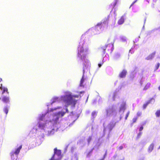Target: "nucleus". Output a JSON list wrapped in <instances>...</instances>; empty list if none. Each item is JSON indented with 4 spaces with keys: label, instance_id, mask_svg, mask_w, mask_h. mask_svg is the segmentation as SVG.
<instances>
[{
    "label": "nucleus",
    "instance_id": "1",
    "mask_svg": "<svg viewBox=\"0 0 160 160\" xmlns=\"http://www.w3.org/2000/svg\"><path fill=\"white\" fill-rule=\"evenodd\" d=\"M78 57L80 58L81 60L82 61H84L85 63H87L86 60H87L86 55L88 53L87 50H84L83 47L82 46H79L78 48Z\"/></svg>",
    "mask_w": 160,
    "mask_h": 160
},
{
    "label": "nucleus",
    "instance_id": "2",
    "mask_svg": "<svg viewBox=\"0 0 160 160\" xmlns=\"http://www.w3.org/2000/svg\"><path fill=\"white\" fill-rule=\"evenodd\" d=\"M61 100L67 104L66 107L76 102L73 100V96L71 94L66 95L62 97Z\"/></svg>",
    "mask_w": 160,
    "mask_h": 160
},
{
    "label": "nucleus",
    "instance_id": "3",
    "mask_svg": "<svg viewBox=\"0 0 160 160\" xmlns=\"http://www.w3.org/2000/svg\"><path fill=\"white\" fill-rule=\"evenodd\" d=\"M56 160H60L62 157L61 155V152L60 150H58L56 148L54 149V154L52 156Z\"/></svg>",
    "mask_w": 160,
    "mask_h": 160
},
{
    "label": "nucleus",
    "instance_id": "4",
    "mask_svg": "<svg viewBox=\"0 0 160 160\" xmlns=\"http://www.w3.org/2000/svg\"><path fill=\"white\" fill-rule=\"evenodd\" d=\"M107 47L106 51L108 53H111L113 51V44H109L106 45Z\"/></svg>",
    "mask_w": 160,
    "mask_h": 160
},
{
    "label": "nucleus",
    "instance_id": "5",
    "mask_svg": "<svg viewBox=\"0 0 160 160\" xmlns=\"http://www.w3.org/2000/svg\"><path fill=\"white\" fill-rule=\"evenodd\" d=\"M127 73V70L125 69H123L119 74V77L120 78H125L126 75Z\"/></svg>",
    "mask_w": 160,
    "mask_h": 160
},
{
    "label": "nucleus",
    "instance_id": "6",
    "mask_svg": "<svg viewBox=\"0 0 160 160\" xmlns=\"http://www.w3.org/2000/svg\"><path fill=\"white\" fill-rule=\"evenodd\" d=\"M155 52H152L146 58V59L147 60H152L154 58V57L155 56Z\"/></svg>",
    "mask_w": 160,
    "mask_h": 160
},
{
    "label": "nucleus",
    "instance_id": "7",
    "mask_svg": "<svg viewBox=\"0 0 160 160\" xmlns=\"http://www.w3.org/2000/svg\"><path fill=\"white\" fill-rule=\"evenodd\" d=\"M125 15H124L122 16L121 18L118 20V23L119 25H121L124 23L125 20Z\"/></svg>",
    "mask_w": 160,
    "mask_h": 160
},
{
    "label": "nucleus",
    "instance_id": "8",
    "mask_svg": "<svg viewBox=\"0 0 160 160\" xmlns=\"http://www.w3.org/2000/svg\"><path fill=\"white\" fill-rule=\"evenodd\" d=\"M2 85L1 84V86L0 87V89L2 91V94H3L5 92H6L7 93H9L8 89L7 88L2 87Z\"/></svg>",
    "mask_w": 160,
    "mask_h": 160
},
{
    "label": "nucleus",
    "instance_id": "9",
    "mask_svg": "<svg viewBox=\"0 0 160 160\" xmlns=\"http://www.w3.org/2000/svg\"><path fill=\"white\" fill-rule=\"evenodd\" d=\"M126 103L125 102H123L121 105L120 107V111H123L124 112L126 109Z\"/></svg>",
    "mask_w": 160,
    "mask_h": 160
},
{
    "label": "nucleus",
    "instance_id": "10",
    "mask_svg": "<svg viewBox=\"0 0 160 160\" xmlns=\"http://www.w3.org/2000/svg\"><path fill=\"white\" fill-rule=\"evenodd\" d=\"M2 101L4 103H7L9 102V98L8 97L4 96L2 98Z\"/></svg>",
    "mask_w": 160,
    "mask_h": 160
},
{
    "label": "nucleus",
    "instance_id": "11",
    "mask_svg": "<svg viewBox=\"0 0 160 160\" xmlns=\"http://www.w3.org/2000/svg\"><path fill=\"white\" fill-rule=\"evenodd\" d=\"M107 47L106 45L103 46L100 48V51L102 52L104 54H105L106 52V49Z\"/></svg>",
    "mask_w": 160,
    "mask_h": 160
},
{
    "label": "nucleus",
    "instance_id": "12",
    "mask_svg": "<svg viewBox=\"0 0 160 160\" xmlns=\"http://www.w3.org/2000/svg\"><path fill=\"white\" fill-rule=\"evenodd\" d=\"M152 100V99H151L149 100L148 101L145 103L143 105V109H145L146 108V107H147V106L149 104H150L151 103V101Z\"/></svg>",
    "mask_w": 160,
    "mask_h": 160
},
{
    "label": "nucleus",
    "instance_id": "13",
    "mask_svg": "<svg viewBox=\"0 0 160 160\" xmlns=\"http://www.w3.org/2000/svg\"><path fill=\"white\" fill-rule=\"evenodd\" d=\"M22 148V145H20L18 148H17L15 151L14 153L16 155L18 154L20 151V150Z\"/></svg>",
    "mask_w": 160,
    "mask_h": 160
},
{
    "label": "nucleus",
    "instance_id": "14",
    "mask_svg": "<svg viewBox=\"0 0 160 160\" xmlns=\"http://www.w3.org/2000/svg\"><path fill=\"white\" fill-rule=\"evenodd\" d=\"M102 23V22H99L98 23L97 25L95 26L94 28L93 29V30L96 31L97 30H98V27L100 26L99 27V28L100 29L101 27V25Z\"/></svg>",
    "mask_w": 160,
    "mask_h": 160
},
{
    "label": "nucleus",
    "instance_id": "15",
    "mask_svg": "<svg viewBox=\"0 0 160 160\" xmlns=\"http://www.w3.org/2000/svg\"><path fill=\"white\" fill-rule=\"evenodd\" d=\"M85 79L84 78V75H83L82 78L80 80V86L81 87H84V85L83 84V82L84 81Z\"/></svg>",
    "mask_w": 160,
    "mask_h": 160
},
{
    "label": "nucleus",
    "instance_id": "16",
    "mask_svg": "<svg viewBox=\"0 0 160 160\" xmlns=\"http://www.w3.org/2000/svg\"><path fill=\"white\" fill-rule=\"evenodd\" d=\"M45 124L44 123H39L38 127L42 129H43L45 127Z\"/></svg>",
    "mask_w": 160,
    "mask_h": 160
},
{
    "label": "nucleus",
    "instance_id": "17",
    "mask_svg": "<svg viewBox=\"0 0 160 160\" xmlns=\"http://www.w3.org/2000/svg\"><path fill=\"white\" fill-rule=\"evenodd\" d=\"M151 84L150 83H147L143 88L144 90H146L149 88L150 87Z\"/></svg>",
    "mask_w": 160,
    "mask_h": 160
},
{
    "label": "nucleus",
    "instance_id": "18",
    "mask_svg": "<svg viewBox=\"0 0 160 160\" xmlns=\"http://www.w3.org/2000/svg\"><path fill=\"white\" fill-rule=\"evenodd\" d=\"M154 145L153 144H151L148 149V150L149 152H151L153 149Z\"/></svg>",
    "mask_w": 160,
    "mask_h": 160
},
{
    "label": "nucleus",
    "instance_id": "19",
    "mask_svg": "<svg viewBox=\"0 0 160 160\" xmlns=\"http://www.w3.org/2000/svg\"><path fill=\"white\" fill-rule=\"evenodd\" d=\"M97 112L95 111H94L92 113L91 115L93 118H94L97 115Z\"/></svg>",
    "mask_w": 160,
    "mask_h": 160
},
{
    "label": "nucleus",
    "instance_id": "20",
    "mask_svg": "<svg viewBox=\"0 0 160 160\" xmlns=\"http://www.w3.org/2000/svg\"><path fill=\"white\" fill-rule=\"evenodd\" d=\"M155 115L157 117H159L160 116V110L157 111L155 113Z\"/></svg>",
    "mask_w": 160,
    "mask_h": 160
},
{
    "label": "nucleus",
    "instance_id": "21",
    "mask_svg": "<svg viewBox=\"0 0 160 160\" xmlns=\"http://www.w3.org/2000/svg\"><path fill=\"white\" fill-rule=\"evenodd\" d=\"M65 113L66 112H58V114L59 116L60 115V116L62 117H63Z\"/></svg>",
    "mask_w": 160,
    "mask_h": 160
},
{
    "label": "nucleus",
    "instance_id": "22",
    "mask_svg": "<svg viewBox=\"0 0 160 160\" xmlns=\"http://www.w3.org/2000/svg\"><path fill=\"white\" fill-rule=\"evenodd\" d=\"M58 98L57 97H56L53 98L52 100V103H53L56 102H58V101L59 100Z\"/></svg>",
    "mask_w": 160,
    "mask_h": 160
},
{
    "label": "nucleus",
    "instance_id": "23",
    "mask_svg": "<svg viewBox=\"0 0 160 160\" xmlns=\"http://www.w3.org/2000/svg\"><path fill=\"white\" fill-rule=\"evenodd\" d=\"M159 66L160 63H158L155 66V71L157 70L159 68Z\"/></svg>",
    "mask_w": 160,
    "mask_h": 160
},
{
    "label": "nucleus",
    "instance_id": "24",
    "mask_svg": "<svg viewBox=\"0 0 160 160\" xmlns=\"http://www.w3.org/2000/svg\"><path fill=\"white\" fill-rule=\"evenodd\" d=\"M72 160H78V158L77 156H74L72 158Z\"/></svg>",
    "mask_w": 160,
    "mask_h": 160
},
{
    "label": "nucleus",
    "instance_id": "25",
    "mask_svg": "<svg viewBox=\"0 0 160 160\" xmlns=\"http://www.w3.org/2000/svg\"><path fill=\"white\" fill-rule=\"evenodd\" d=\"M8 110L7 108L6 107L5 108H4V111L6 114H8Z\"/></svg>",
    "mask_w": 160,
    "mask_h": 160
},
{
    "label": "nucleus",
    "instance_id": "26",
    "mask_svg": "<svg viewBox=\"0 0 160 160\" xmlns=\"http://www.w3.org/2000/svg\"><path fill=\"white\" fill-rule=\"evenodd\" d=\"M138 118H133L132 119V123H134L136 122L137 121Z\"/></svg>",
    "mask_w": 160,
    "mask_h": 160
},
{
    "label": "nucleus",
    "instance_id": "27",
    "mask_svg": "<svg viewBox=\"0 0 160 160\" xmlns=\"http://www.w3.org/2000/svg\"><path fill=\"white\" fill-rule=\"evenodd\" d=\"M129 113H130V112L129 111H128L127 112V114H126V115L125 117V120H127V118H128V116H129Z\"/></svg>",
    "mask_w": 160,
    "mask_h": 160
},
{
    "label": "nucleus",
    "instance_id": "28",
    "mask_svg": "<svg viewBox=\"0 0 160 160\" xmlns=\"http://www.w3.org/2000/svg\"><path fill=\"white\" fill-rule=\"evenodd\" d=\"M86 67V64H85V63H83V74L85 72V68Z\"/></svg>",
    "mask_w": 160,
    "mask_h": 160
},
{
    "label": "nucleus",
    "instance_id": "29",
    "mask_svg": "<svg viewBox=\"0 0 160 160\" xmlns=\"http://www.w3.org/2000/svg\"><path fill=\"white\" fill-rule=\"evenodd\" d=\"M141 134H142V132H139V133L138 134V135H137V138L138 139L139 138H140V137Z\"/></svg>",
    "mask_w": 160,
    "mask_h": 160
},
{
    "label": "nucleus",
    "instance_id": "30",
    "mask_svg": "<svg viewBox=\"0 0 160 160\" xmlns=\"http://www.w3.org/2000/svg\"><path fill=\"white\" fill-rule=\"evenodd\" d=\"M142 113L141 112H138L137 113V115L139 117L141 115Z\"/></svg>",
    "mask_w": 160,
    "mask_h": 160
},
{
    "label": "nucleus",
    "instance_id": "31",
    "mask_svg": "<svg viewBox=\"0 0 160 160\" xmlns=\"http://www.w3.org/2000/svg\"><path fill=\"white\" fill-rule=\"evenodd\" d=\"M138 0H135V1H134L131 4V5L130 6V7L132 6L135 2H136Z\"/></svg>",
    "mask_w": 160,
    "mask_h": 160
},
{
    "label": "nucleus",
    "instance_id": "32",
    "mask_svg": "<svg viewBox=\"0 0 160 160\" xmlns=\"http://www.w3.org/2000/svg\"><path fill=\"white\" fill-rule=\"evenodd\" d=\"M143 127L142 126H141L140 128V129H139V131L140 132L141 131H142L143 129Z\"/></svg>",
    "mask_w": 160,
    "mask_h": 160
},
{
    "label": "nucleus",
    "instance_id": "33",
    "mask_svg": "<svg viewBox=\"0 0 160 160\" xmlns=\"http://www.w3.org/2000/svg\"><path fill=\"white\" fill-rule=\"evenodd\" d=\"M123 148V147L122 146H120L118 148V149L119 150H121Z\"/></svg>",
    "mask_w": 160,
    "mask_h": 160
},
{
    "label": "nucleus",
    "instance_id": "34",
    "mask_svg": "<svg viewBox=\"0 0 160 160\" xmlns=\"http://www.w3.org/2000/svg\"><path fill=\"white\" fill-rule=\"evenodd\" d=\"M50 160H56V158H54L52 156Z\"/></svg>",
    "mask_w": 160,
    "mask_h": 160
},
{
    "label": "nucleus",
    "instance_id": "35",
    "mask_svg": "<svg viewBox=\"0 0 160 160\" xmlns=\"http://www.w3.org/2000/svg\"><path fill=\"white\" fill-rule=\"evenodd\" d=\"M120 57V55L118 54H117L116 55L115 58L116 59H117L118 58H119Z\"/></svg>",
    "mask_w": 160,
    "mask_h": 160
},
{
    "label": "nucleus",
    "instance_id": "36",
    "mask_svg": "<svg viewBox=\"0 0 160 160\" xmlns=\"http://www.w3.org/2000/svg\"><path fill=\"white\" fill-rule=\"evenodd\" d=\"M66 113L67 112V113H68L69 112V111L68 110V109L67 108H66Z\"/></svg>",
    "mask_w": 160,
    "mask_h": 160
},
{
    "label": "nucleus",
    "instance_id": "37",
    "mask_svg": "<svg viewBox=\"0 0 160 160\" xmlns=\"http://www.w3.org/2000/svg\"><path fill=\"white\" fill-rule=\"evenodd\" d=\"M91 140V138H88V142H89Z\"/></svg>",
    "mask_w": 160,
    "mask_h": 160
},
{
    "label": "nucleus",
    "instance_id": "38",
    "mask_svg": "<svg viewBox=\"0 0 160 160\" xmlns=\"http://www.w3.org/2000/svg\"><path fill=\"white\" fill-rule=\"evenodd\" d=\"M98 67L100 68L101 67V66H102V64H100V63H99L98 64Z\"/></svg>",
    "mask_w": 160,
    "mask_h": 160
},
{
    "label": "nucleus",
    "instance_id": "39",
    "mask_svg": "<svg viewBox=\"0 0 160 160\" xmlns=\"http://www.w3.org/2000/svg\"><path fill=\"white\" fill-rule=\"evenodd\" d=\"M142 80H141L140 81V83L141 84V85H142L143 84V82H142Z\"/></svg>",
    "mask_w": 160,
    "mask_h": 160
},
{
    "label": "nucleus",
    "instance_id": "40",
    "mask_svg": "<svg viewBox=\"0 0 160 160\" xmlns=\"http://www.w3.org/2000/svg\"><path fill=\"white\" fill-rule=\"evenodd\" d=\"M116 2L115 3L113 4V7L116 5Z\"/></svg>",
    "mask_w": 160,
    "mask_h": 160
},
{
    "label": "nucleus",
    "instance_id": "41",
    "mask_svg": "<svg viewBox=\"0 0 160 160\" xmlns=\"http://www.w3.org/2000/svg\"><path fill=\"white\" fill-rule=\"evenodd\" d=\"M115 123H114L113 125H112V127H114V126H115Z\"/></svg>",
    "mask_w": 160,
    "mask_h": 160
},
{
    "label": "nucleus",
    "instance_id": "42",
    "mask_svg": "<svg viewBox=\"0 0 160 160\" xmlns=\"http://www.w3.org/2000/svg\"><path fill=\"white\" fill-rule=\"evenodd\" d=\"M124 158H122L120 160H124Z\"/></svg>",
    "mask_w": 160,
    "mask_h": 160
},
{
    "label": "nucleus",
    "instance_id": "43",
    "mask_svg": "<svg viewBox=\"0 0 160 160\" xmlns=\"http://www.w3.org/2000/svg\"><path fill=\"white\" fill-rule=\"evenodd\" d=\"M158 89L160 90V86L158 88Z\"/></svg>",
    "mask_w": 160,
    "mask_h": 160
},
{
    "label": "nucleus",
    "instance_id": "44",
    "mask_svg": "<svg viewBox=\"0 0 160 160\" xmlns=\"http://www.w3.org/2000/svg\"><path fill=\"white\" fill-rule=\"evenodd\" d=\"M74 97H75V98L77 97H76V96H74Z\"/></svg>",
    "mask_w": 160,
    "mask_h": 160
},
{
    "label": "nucleus",
    "instance_id": "45",
    "mask_svg": "<svg viewBox=\"0 0 160 160\" xmlns=\"http://www.w3.org/2000/svg\"><path fill=\"white\" fill-rule=\"evenodd\" d=\"M110 125V127H111V125Z\"/></svg>",
    "mask_w": 160,
    "mask_h": 160
},
{
    "label": "nucleus",
    "instance_id": "46",
    "mask_svg": "<svg viewBox=\"0 0 160 160\" xmlns=\"http://www.w3.org/2000/svg\"><path fill=\"white\" fill-rule=\"evenodd\" d=\"M82 93V92H80V93Z\"/></svg>",
    "mask_w": 160,
    "mask_h": 160
},
{
    "label": "nucleus",
    "instance_id": "47",
    "mask_svg": "<svg viewBox=\"0 0 160 160\" xmlns=\"http://www.w3.org/2000/svg\"><path fill=\"white\" fill-rule=\"evenodd\" d=\"M1 99V98H0V99Z\"/></svg>",
    "mask_w": 160,
    "mask_h": 160
}]
</instances>
